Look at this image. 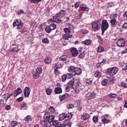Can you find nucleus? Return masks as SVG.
Masks as SVG:
<instances>
[{
	"mask_svg": "<svg viewBox=\"0 0 127 127\" xmlns=\"http://www.w3.org/2000/svg\"><path fill=\"white\" fill-rule=\"evenodd\" d=\"M46 120H42L40 122L41 124L43 126L46 127H51V124L54 119L55 116L54 115H49L46 116Z\"/></svg>",
	"mask_w": 127,
	"mask_h": 127,
	"instance_id": "obj_1",
	"label": "nucleus"
},
{
	"mask_svg": "<svg viewBox=\"0 0 127 127\" xmlns=\"http://www.w3.org/2000/svg\"><path fill=\"white\" fill-rule=\"evenodd\" d=\"M69 72H72L74 73V76L76 75H80L82 72L81 69L79 68L75 67L74 66H71L68 69Z\"/></svg>",
	"mask_w": 127,
	"mask_h": 127,
	"instance_id": "obj_2",
	"label": "nucleus"
},
{
	"mask_svg": "<svg viewBox=\"0 0 127 127\" xmlns=\"http://www.w3.org/2000/svg\"><path fill=\"white\" fill-rule=\"evenodd\" d=\"M70 30L69 29L67 28H64V31L66 34L63 35V38L61 40L62 41L64 39L65 40H68L69 38H71L72 37V35L69 34L70 32Z\"/></svg>",
	"mask_w": 127,
	"mask_h": 127,
	"instance_id": "obj_3",
	"label": "nucleus"
},
{
	"mask_svg": "<svg viewBox=\"0 0 127 127\" xmlns=\"http://www.w3.org/2000/svg\"><path fill=\"white\" fill-rule=\"evenodd\" d=\"M92 29L94 31L96 32L100 28L101 24L98 21H95L92 23L91 24Z\"/></svg>",
	"mask_w": 127,
	"mask_h": 127,
	"instance_id": "obj_4",
	"label": "nucleus"
},
{
	"mask_svg": "<svg viewBox=\"0 0 127 127\" xmlns=\"http://www.w3.org/2000/svg\"><path fill=\"white\" fill-rule=\"evenodd\" d=\"M118 70V68L115 67L110 68L107 69L106 73L109 75L112 76L116 73Z\"/></svg>",
	"mask_w": 127,
	"mask_h": 127,
	"instance_id": "obj_5",
	"label": "nucleus"
},
{
	"mask_svg": "<svg viewBox=\"0 0 127 127\" xmlns=\"http://www.w3.org/2000/svg\"><path fill=\"white\" fill-rule=\"evenodd\" d=\"M23 24L20 20H17L13 23L14 27L17 26L16 29L18 30H20L22 29L23 27Z\"/></svg>",
	"mask_w": 127,
	"mask_h": 127,
	"instance_id": "obj_6",
	"label": "nucleus"
},
{
	"mask_svg": "<svg viewBox=\"0 0 127 127\" xmlns=\"http://www.w3.org/2000/svg\"><path fill=\"white\" fill-rule=\"evenodd\" d=\"M109 27V25L107 21L104 20L102 21L101 26L102 30V34H103L105 31L107 30Z\"/></svg>",
	"mask_w": 127,
	"mask_h": 127,
	"instance_id": "obj_7",
	"label": "nucleus"
},
{
	"mask_svg": "<svg viewBox=\"0 0 127 127\" xmlns=\"http://www.w3.org/2000/svg\"><path fill=\"white\" fill-rule=\"evenodd\" d=\"M116 43L118 47H123L125 46V42L123 38H121L117 41Z\"/></svg>",
	"mask_w": 127,
	"mask_h": 127,
	"instance_id": "obj_8",
	"label": "nucleus"
},
{
	"mask_svg": "<svg viewBox=\"0 0 127 127\" xmlns=\"http://www.w3.org/2000/svg\"><path fill=\"white\" fill-rule=\"evenodd\" d=\"M60 17H59L58 16H56L54 17L53 20L52 19H50L48 22L50 24L51 22H52L53 21L57 23H60L61 21V20L60 19Z\"/></svg>",
	"mask_w": 127,
	"mask_h": 127,
	"instance_id": "obj_9",
	"label": "nucleus"
},
{
	"mask_svg": "<svg viewBox=\"0 0 127 127\" xmlns=\"http://www.w3.org/2000/svg\"><path fill=\"white\" fill-rule=\"evenodd\" d=\"M31 90L29 87H26L24 91V95L25 97H28L29 96Z\"/></svg>",
	"mask_w": 127,
	"mask_h": 127,
	"instance_id": "obj_10",
	"label": "nucleus"
},
{
	"mask_svg": "<svg viewBox=\"0 0 127 127\" xmlns=\"http://www.w3.org/2000/svg\"><path fill=\"white\" fill-rule=\"evenodd\" d=\"M71 53L72 56L75 57L77 56L78 54V51L77 49L74 47H72L70 49Z\"/></svg>",
	"mask_w": 127,
	"mask_h": 127,
	"instance_id": "obj_11",
	"label": "nucleus"
},
{
	"mask_svg": "<svg viewBox=\"0 0 127 127\" xmlns=\"http://www.w3.org/2000/svg\"><path fill=\"white\" fill-rule=\"evenodd\" d=\"M22 92V90L20 88H18L14 92V97H16L19 94Z\"/></svg>",
	"mask_w": 127,
	"mask_h": 127,
	"instance_id": "obj_12",
	"label": "nucleus"
},
{
	"mask_svg": "<svg viewBox=\"0 0 127 127\" xmlns=\"http://www.w3.org/2000/svg\"><path fill=\"white\" fill-rule=\"evenodd\" d=\"M10 49L11 51L14 52L17 51L19 49L16 45H13L10 47Z\"/></svg>",
	"mask_w": 127,
	"mask_h": 127,
	"instance_id": "obj_13",
	"label": "nucleus"
},
{
	"mask_svg": "<svg viewBox=\"0 0 127 127\" xmlns=\"http://www.w3.org/2000/svg\"><path fill=\"white\" fill-rule=\"evenodd\" d=\"M69 95L67 93H65L62 95H60L59 97L60 101H62L64 99L68 97Z\"/></svg>",
	"mask_w": 127,
	"mask_h": 127,
	"instance_id": "obj_14",
	"label": "nucleus"
},
{
	"mask_svg": "<svg viewBox=\"0 0 127 127\" xmlns=\"http://www.w3.org/2000/svg\"><path fill=\"white\" fill-rule=\"evenodd\" d=\"M66 12L65 11L63 10H61L57 14V15H60V17H63L66 14Z\"/></svg>",
	"mask_w": 127,
	"mask_h": 127,
	"instance_id": "obj_15",
	"label": "nucleus"
},
{
	"mask_svg": "<svg viewBox=\"0 0 127 127\" xmlns=\"http://www.w3.org/2000/svg\"><path fill=\"white\" fill-rule=\"evenodd\" d=\"M74 82V80H71L69 81L67 84V85L68 87L72 88H73L75 86L73 85V84Z\"/></svg>",
	"mask_w": 127,
	"mask_h": 127,
	"instance_id": "obj_16",
	"label": "nucleus"
},
{
	"mask_svg": "<svg viewBox=\"0 0 127 127\" xmlns=\"http://www.w3.org/2000/svg\"><path fill=\"white\" fill-rule=\"evenodd\" d=\"M55 94H60L62 92V89L59 87H58L55 88Z\"/></svg>",
	"mask_w": 127,
	"mask_h": 127,
	"instance_id": "obj_17",
	"label": "nucleus"
},
{
	"mask_svg": "<svg viewBox=\"0 0 127 127\" xmlns=\"http://www.w3.org/2000/svg\"><path fill=\"white\" fill-rule=\"evenodd\" d=\"M70 73H67L66 75H67V77L68 79L71 78L73 76H74V73H73L72 72H69Z\"/></svg>",
	"mask_w": 127,
	"mask_h": 127,
	"instance_id": "obj_18",
	"label": "nucleus"
},
{
	"mask_svg": "<svg viewBox=\"0 0 127 127\" xmlns=\"http://www.w3.org/2000/svg\"><path fill=\"white\" fill-rule=\"evenodd\" d=\"M65 114H62L60 115L59 116V121H62L65 119Z\"/></svg>",
	"mask_w": 127,
	"mask_h": 127,
	"instance_id": "obj_19",
	"label": "nucleus"
},
{
	"mask_svg": "<svg viewBox=\"0 0 127 127\" xmlns=\"http://www.w3.org/2000/svg\"><path fill=\"white\" fill-rule=\"evenodd\" d=\"M111 20L110 22L111 25L112 27H115L116 24V19Z\"/></svg>",
	"mask_w": 127,
	"mask_h": 127,
	"instance_id": "obj_20",
	"label": "nucleus"
},
{
	"mask_svg": "<svg viewBox=\"0 0 127 127\" xmlns=\"http://www.w3.org/2000/svg\"><path fill=\"white\" fill-rule=\"evenodd\" d=\"M110 17L111 19H116L117 17V14L116 13H114L110 14Z\"/></svg>",
	"mask_w": 127,
	"mask_h": 127,
	"instance_id": "obj_21",
	"label": "nucleus"
},
{
	"mask_svg": "<svg viewBox=\"0 0 127 127\" xmlns=\"http://www.w3.org/2000/svg\"><path fill=\"white\" fill-rule=\"evenodd\" d=\"M55 67L57 68H59L61 67L62 65V64L58 62V63H55Z\"/></svg>",
	"mask_w": 127,
	"mask_h": 127,
	"instance_id": "obj_22",
	"label": "nucleus"
},
{
	"mask_svg": "<svg viewBox=\"0 0 127 127\" xmlns=\"http://www.w3.org/2000/svg\"><path fill=\"white\" fill-rule=\"evenodd\" d=\"M96 97V94L94 92H93L90 94V96H89L88 98L89 99H93Z\"/></svg>",
	"mask_w": 127,
	"mask_h": 127,
	"instance_id": "obj_23",
	"label": "nucleus"
},
{
	"mask_svg": "<svg viewBox=\"0 0 127 127\" xmlns=\"http://www.w3.org/2000/svg\"><path fill=\"white\" fill-rule=\"evenodd\" d=\"M74 92L75 94H77L78 93L80 92V89L79 88V87H75L73 88Z\"/></svg>",
	"mask_w": 127,
	"mask_h": 127,
	"instance_id": "obj_24",
	"label": "nucleus"
},
{
	"mask_svg": "<svg viewBox=\"0 0 127 127\" xmlns=\"http://www.w3.org/2000/svg\"><path fill=\"white\" fill-rule=\"evenodd\" d=\"M65 119L66 120H69L71 118V114L69 113L68 114H65Z\"/></svg>",
	"mask_w": 127,
	"mask_h": 127,
	"instance_id": "obj_25",
	"label": "nucleus"
},
{
	"mask_svg": "<svg viewBox=\"0 0 127 127\" xmlns=\"http://www.w3.org/2000/svg\"><path fill=\"white\" fill-rule=\"evenodd\" d=\"M51 62V59L50 58L47 57L45 59L44 62L46 64H48L50 63Z\"/></svg>",
	"mask_w": 127,
	"mask_h": 127,
	"instance_id": "obj_26",
	"label": "nucleus"
},
{
	"mask_svg": "<svg viewBox=\"0 0 127 127\" xmlns=\"http://www.w3.org/2000/svg\"><path fill=\"white\" fill-rule=\"evenodd\" d=\"M66 26L68 27L67 28H68L70 30H72L73 28V26L70 23H67L66 24Z\"/></svg>",
	"mask_w": 127,
	"mask_h": 127,
	"instance_id": "obj_27",
	"label": "nucleus"
},
{
	"mask_svg": "<svg viewBox=\"0 0 127 127\" xmlns=\"http://www.w3.org/2000/svg\"><path fill=\"white\" fill-rule=\"evenodd\" d=\"M121 86L124 88H127V83L124 81H122L121 82Z\"/></svg>",
	"mask_w": 127,
	"mask_h": 127,
	"instance_id": "obj_28",
	"label": "nucleus"
},
{
	"mask_svg": "<svg viewBox=\"0 0 127 127\" xmlns=\"http://www.w3.org/2000/svg\"><path fill=\"white\" fill-rule=\"evenodd\" d=\"M91 42V41L90 40H86L84 42V43L86 45H88L90 44Z\"/></svg>",
	"mask_w": 127,
	"mask_h": 127,
	"instance_id": "obj_29",
	"label": "nucleus"
},
{
	"mask_svg": "<svg viewBox=\"0 0 127 127\" xmlns=\"http://www.w3.org/2000/svg\"><path fill=\"white\" fill-rule=\"evenodd\" d=\"M102 122L103 124H107L110 122V121L104 118L102 119Z\"/></svg>",
	"mask_w": 127,
	"mask_h": 127,
	"instance_id": "obj_30",
	"label": "nucleus"
},
{
	"mask_svg": "<svg viewBox=\"0 0 127 127\" xmlns=\"http://www.w3.org/2000/svg\"><path fill=\"white\" fill-rule=\"evenodd\" d=\"M42 71V69L40 67H38L36 69V71L38 73L40 74Z\"/></svg>",
	"mask_w": 127,
	"mask_h": 127,
	"instance_id": "obj_31",
	"label": "nucleus"
},
{
	"mask_svg": "<svg viewBox=\"0 0 127 127\" xmlns=\"http://www.w3.org/2000/svg\"><path fill=\"white\" fill-rule=\"evenodd\" d=\"M25 122L26 123H28V122L31 120V119L30 116H27L25 119Z\"/></svg>",
	"mask_w": 127,
	"mask_h": 127,
	"instance_id": "obj_32",
	"label": "nucleus"
},
{
	"mask_svg": "<svg viewBox=\"0 0 127 127\" xmlns=\"http://www.w3.org/2000/svg\"><path fill=\"white\" fill-rule=\"evenodd\" d=\"M49 27L51 29V30H54L56 28V25L55 24H52L50 25Z\"/></svg>",
	"mask_w": 127,
	"mask_h": 127,
	"instance_id": "obj_33",
	"label": "nucleus"
},
{
	"mask_svg": "<svg viewBox=\"0 0 127 127\" xmlns=\"http://www.w3.org/2000/svg\"><path fill=\"white\" fill-rule=\"evenodd\" d=\"M104 49L103 47L100 46L98 47L97 48V51L98 52H101L104 51Z\"/></svg>",
	"mask_w": 127,
	"mask_h": 127,
	"instance_id": "obj_34",
	"label": "nucleus"
},
{
	"mask_svg": "<svg viewBox=\"0 0 127 127\" xmlns=\"http://www.w3.org/2000/svg\"><path fill=\"white\" fill-rule=\"evenodd\" d=\"M18 123L15 121H12L11 123V125L12 127H14L17 125Z\"/></svg>",
	"mask_w": 127,
	"mask_h": 127,
	"instance_id": "obj_35",
	"label": "nucleus"
},
{
	"mask_svg": "<svg viewBox=\"0 0 127 127\" xmlns=\"http://www.w3.org/2000/svg\"><path fill=\"white\" fill-rule=\"evenodd\" d=\"M40 74L37 73H35L33 74V78L34 79L38 78Z\"/></svg>",
	"mask_w": 127,
	"mask_h": 127,
	"instance_id": "obj_36",
	"label": "nucleus"
},
{
	"mask_svg": "<svg viewBox=\"0 0 127 127\" xmlns=\"http://www.w3.org/2000/svg\"><path fill=\"white\" fill-rule=\"evenodd\" d=\"M74 82L75 83L76 86L75 87H79V86H80L81 85L79 80H76L74 81Z\"/></svg>",
	"mask_w": 127,
	"mask_h": 127,
	"instance_id": "obj_37",
	"label": "nucleus"
},
{
	"mask_svg": "<svg viewBox=\"0 0 127 127\" xmlns=\"http://www.w3.org/2000/svg\"><path fill=\"white\" fill-rule=\"evenodd\" d=\"M42 42L43 43L47 44L49 43V40L47 38H43L42 39Z\"/></svg>",
	"mask_w": 127,
	"mask_h": 127,
	"instance_id": "obj_38",
	"label": "nucleus"
},
{
	"mask_svg": "<svg viewBox=\"0 0 127 127\" xmlns=\"http://www.w3.org/2000/svg\"><path fill=\"white\" fill-rule=\"evenodd\" d=\"M107 80L106 79H104L101 82L102 85L103 86H105L107 84Z\"/></svg>",
	"mask_w": 127,
	"mask_h": 127,
	"instance_id": "obj_39",
	"label": "nucleus"
},
{
	"mask_svg": "<svg viewBox=\"0 0 127 127\" xmlns=\"http://www.w3.org/2000/svg\"><path fill=\"white\" fill-rule=\"evenodd\" d=\"M62 80L63 82L65 81L67 78V76L66 75H63L62 76Z\"/></svg>",
	"mask_w": 127,
	"mask_h": 127,
	"instance_id": "obj_40",
	"label": "nucleus"
},
{
	"mask_svg": "<svg viewBox=\"0 0 127 127\" xmlns=\"http://www.w3.org/2000/svg\"><path fill=\"white\" fill-rule=\"evenodd\" d=\"M45 30L46 32L49 33H50L52 30H51V29L48 26L45 28Z\"/></svg>",
	"mask_w": 127,
	"mask_h": 127,
	"instance_id": "obj_41",
	"label": "nucleus"
},
{
	"mask_svg": "<svg viewBox=\"0 0 127 127\" xmlns=\"http://www.w3.org/2000/svg\"><path fill=\"white\" fill-rule=\"evenodd\" d=\"M95 76L96 77H99L100 76V72L98 71H96L95 73Z\"/></svg>",
	"mask_w": 127,
	"mask_h": 127,
	"instance_id": "obj_42",
	"label": "nucleus"
},
{
	"mask_svg": "<svg viewBox=\"0 0 127 127\" xmlns=\"http://www.w3.org/2000/svg\"><path fill=\"white\" fill-rule=\"evenodd\" d=\"M58 121L56 120H53L52 123L54 125V126L56 127L57 126V124H58Z\"/></svg>",
	"mask_w": 127,
	"mask_h": 127,
	"instance_id": "obj_43",
	"label": "nucleus"
},
{
	"mask_svg": "<svg viewBox=\"0 0 127 127\" xmlns=\"http://www.w3.org/2000/svg\"><path fill=\"white\" fill-rule=\"evenodd\" d=\"M81 9L84 11H88L89 10L88 7L82 6L81 7Z\"/></svg>",
	"mask_w": 127,
	"mask_h": 127,
	"instance_id": "obj_44",
	"label": "nucleus"
},
{
	"mask_svg": "<svg viewBox=\"0 0 127 127\" xmlns=\"http://www.w3.org/2000/svg\"><path fill=\"white\" fill-rule=\"evenodd\" d=\"M108 96L110 97L114 98L116 97H117V95L115 94L111 93L109 94Z\"/></svg>",
	"mask_w": 127,
	"mask_h": 127,
	"instance_id": "obj_45",
	"label": "nucleus"
},
{
	"mask_svg": "<svg viewBox=\"0 0 127 127\" xmlns=\"http://www.w3.org/2000/svg\"><path fill=\"white\" fill-rule=\"evenodd\" d=\"M85 55V54L84 52L81 53L79 55V56L80 58L82 59L84 58Z\"/></svg>",
	"mask_w": 127,
	"mask_h": 127,
	"instance_id": "obj_46",
	"label": "nucleus"
},
{
	"mask_svg": "<svg viewBox=\"0 0 127 127\" xmlns=\"http://www.w3.org/2000/svg\"><path fill=\"white\" fill-rule=\"evenodd\" d=\"M92 79L90 78L86 80V83L89 85H91L92 83Z\"/></svg>",
	"mask_w": 127,
	"mask_h": 127,
	"instance_id": "obj_47",
	"label": "nucleus"
},
{
	"mask_svg": "<svg viewBox=\"0 0 127 127\" xmlns=\"http://www.w3.org/2000/svg\"><path fill=\"white\" fill-rule=\"evenodd\" d=\"M46 91L47 94L48 95H50L51 93V90L49 89H47Z\"/></svg>",
	"mask_w": 127,
	"mask_h": 127,
	"instance_id": "obj_48",
	"label": "nucleus"
},
{
	"mask_svg": "<svg viewBox=\"0 0 127 127\" xmlns=\"http://www.w3.org/2000/svg\"><path fill=\"white\" fill-rule=\"evenodd\" d=\"M93 120L94 123L97 122L98 121V117L96 116H94L93 118Z\"/></svg>",
	"mask_w": 127,
	"mask_h": 127,
	"instance_id": "obj_49",
	"label": "nucleus"
},
{
	"mask_svg": "<svg viewBox=\"0 0 127 127\" xmlns=\"http://www.w3.org/2000/svg\"><path fill=\"white\" fill-rule=\"evenodd\" d=\"M30 1L34 3H37L41 1L42 0H30Z\"/></svg>",
	"mask_w": 127,
	"mask_h": 127,
	"instance_id": "obj_50",
	"label": "nucleus"
},
{
	"mask_svg": "<svg viewBox=\"0 0 127 127\" xmlns=\"http://www.w3.org/2000/svg\"><path fill=\"white\" fill-rule=\"evenodd\" d=\"M66 107L70 109L73 108L74 107V106L72 104H68L67 105Z\"/></svg>",
	"mask_w": 127,
	"mask_h": 127,
	"instance_id": "obj_51",
	"label": "nucleus"
},
{
	"mask_svg": "<svg viewBox=\"0 0 127 127\" xmlns=\"http://www.w3.org/2000/svg\"><path fill=\"white\" fill-rule=\"evenodd\" d=\"M87 118V116L86 114L83 115L82 117V118L83 119L85 120H86Z\"/></svg>",
	"mask_w": 127,
	"mask_h": 127,
	"instance_id": "obj_52",
	"label": "nucleus"
},
{
	"mask_svg": "<svg viewBox=\"0 0 127 127\" xmlns=\"http://www.w3.org/2000/svg\"><path fill=\"white\" fill-rule=\"evenodd\" d=\"M81 32L83 34H86L88 33V31L86 29H84L81 30Z\"/></svg>",
	"mask_w": 127,
	"mask_h": 127,
	"instance_id": "obj_53",
	"label": "nucleus"
},
{
	"mask_svg": "<svg viewBox=\"0 0 127 127\" xmlns=\"http://www.w3.org/2000/svg\"><path fill=\"white\" fill-rule=\"evenodd\" d=\"M26 106V103L24 102H23L21 105L20 109L21 110L23 108L25 107Z\"/></svg>",
	"mask_w": 127,
	"mask_h": 127,
	"instance_id": "obj_54",
	"label": "nucleus"
},
{
	"mask_svg": "<svg viewBox=\"0 0 127 127\" xmlns=\"http://www.w3.org/2000/svg\"><path fill=\"white\" fill-rule=\"evenodd\" d=\"M114 5L113 2H111L108 4V7H111L114 6Z\"/></svg>",
	"mask_w": 127,
	"mask_h": 127,
	"instance_id": "obj_55",
	"label": "nucleus"
},
{
	"mask_svg": "<svg viewBox=\"0 0 127 127\" xmlns=\"http://www.w3.org/2000/svg\"><path fill=\"white\" fill-rule=\"evenodd\" d=\"M54 72L55 73V74L57 75L58 74H59L60 73V72L59 70L57 69V68L55 69L54 70Z\"/></svg>",
	"mask_w": 127,
	"mask_h": 127,
	"instance_id": "obj_56",
	"label": "nucleus"
},
{
	"mask_svg": "<svg viewBox=\"0 0 127 127\" xmlns=\"http://www.w3.org/2000/svg\"><path fill=\"white\" fill-rule=\"evenodd\" d=\"M66 56L64 55L61 56L60 57V58L61 60L63 61H65L66 60Z\"/></svg>",
	"mask_w": 127,
	"mask_h": 127,
	"instance_id": "obj_57",
	"label": "nucleus"
},
{
	"mask_svg": "<svg viewBox=\"0 0 127 127\" xmlns=\"http://www.w3.org/2000/svg\"><path fill=\"white\" fill-rule=\"evenodd\" d=\"M24 11L22 9H20L17 12V14L19 15L20 14H22L24 13Z\"/></svg>",
	"mask_w": 127,
	"mask_h": 127,
	"instance_id": "obj_58",
	"label": "nucleus"
},
{
	"mask_svg": "<svg viewBox=\"0 0 127 127\" xmlns=\"http://www.w3.org/2000/svg\"><path fill=\"white\" fill-rule=\"evenodd\" d=\"M49 110L52 112H54L55 111V109L54 107L52 106L50 107L49 108Z\"/></svg>",
	"mask_w": 127,
	"mask_h": 127,
	"instance_id": "obj_59",
	"label": "nucleus"
},
{
	"mask_svg": "<svg viewBox=\"0 0 127 127\" xmlns=\"http://www.w3.org/2000/svg\"><path fill=\"white\" fill-rule=\"evenodd\" d=\"M11 108V107L10 106L7 105L5 107V109L7 110H9Z\"/></svg>",
	"mask_w": 127,
	"mask_h": 127,
	"instance_id": "obj_60",
	"label": "nucleus"
},
{
	"mask_svg": "<svg viewBox=\"0 0 127 127\" xmlns=\"http://www.w3.org/2000/svg\"><path fill=\"white\" fill-rule=\"evenodd\" d=\"M123 28L125 29H127V23H125L123 25Z\"/></svg>",
	"mask_w": 127,
	"mask_h": 127,
	"instance_id": "obj_61",
	"label": "nucleus"
},
{
	"mask_svg": "<svg viewBox=\"0 0 127 127\" xmlns=\"http://www.w3.org/2000/svg\"><path fill=\"white\" fill-rule=\"evenodd\" d=\"M71 126V124L70 123H68L64 126V127H70Z\"/></svg>",
	"mask_w": 127,
	"mask_h": 127,
	"instance_id": "obj_62",
	"label": "nucleus"
},
{
	"mask_svg": "<svg viewBox=\"0 0 127 127\" xmlns=\"http://www.w3.org/2000/svg\"><path fill=\"white\" fill-rule=\"evenodd\" d=\"M23 98L22 97H20L17 99V101L19 102H20L23 100Z\"/></svg>",
	"mask_w": 127,
	"mask_h": 127,
	"instance_id": "obj_63",
	"label": "nucleus"
},
{
	"mask_svg": "<svg viewBox=\"0 0 127 127\" xmlns=\"http://www.w3.org/2000/svg\"><path fill=\"white\" fill-rule=\"evenodd\" d=\"M79 3L76 2L74 6L76 8H77L79 7Z\"/></svg>",
	"mask_w": 127,
	"mask_h": 127,
	"instance_id": "obj_64",
	"label": "nucleus"
}]
</instances>
